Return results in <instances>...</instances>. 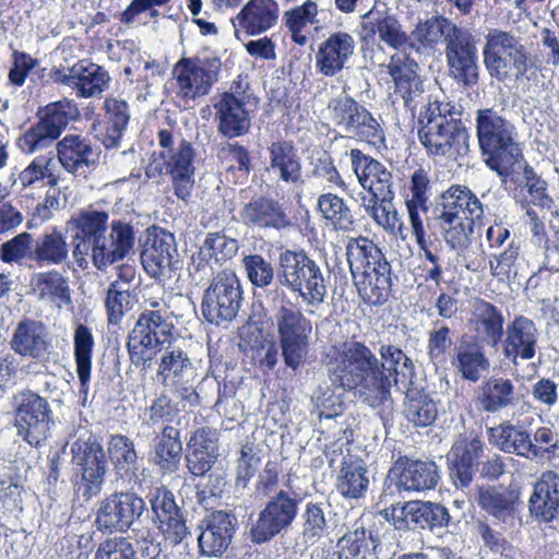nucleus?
<instances>
[{
  "label": "nucleus",
  "mask_w": 559,
  "mask_h": 559,
  "mask_svg": "<svg viewBox=\"0 0 559 559\" xmlns=\"http://www.w3.org/2000/svg\"><path fill=\"white\" fill-rule=\"evenodd\" d=\"M354 37L343 31L331 34L323 40L316 53V68L325 76H334L342 71L354 55Z\"/></svg>",
  "instance_id": "473e14b6"
},
{
  "label": "nucleus",
  "mask_w": 559,
  "mask_h": 559,
  "mask_svg": "<svg viewBox=\"0 0 559 559\" xmlns=\"http://www.w3.org/2000/svg\"><path fill=\"white\" fill-rule=\"evenodd\" d=\"M531 515L538 522L549 523L559 514V474L554 471L542 473L533 486L528 499Z\"/></svg>",
  "instance_id": "e433bc0d"
},
{
  "label": "nucleus",
  "mask_w": 559,
  "mask_h": 559,
  "mask_svg": "<svg viewBox=\"0 0 559 559\" xmlns=\"http://www.w3.org/2000/svg\"><path fill=\"white\" fill-rule=\"evenodd\" d=\"M347 260L354 284L365 302L383 305L391 292V265L382 251L367 238L347 247Z\"/></svg>",
  "instance_id": "20e7f679"
},
{
  "label": "nucleus",
  "mask_w": 559,
  "mask_h": 559,
  "mask_svg": "<svg viewBox=\"0 0 559 559\" xmlns=\"http://www.w3.org/2000/svg\"><path fill=\"white\" fill-rule=\"evenodd\" d=\"M365 39H373L376 35L379 39L394 49L409 46V35L402 31V25L394 15L379 14L362 24Z\"/></svg>",
  "instance_id": "09e8293b"
},
{
  "label": "nucleus",
  "mask_w": 559,
  "mask_h": 559,
  "mask_svg": "<svg viewBox=\"0 0 559 559\" xmlns=\"http://www.w3.org/2000/svg\"><path fill=\"white\" fill-rule=\"evenodd\" d=\"M328 117L346 136L366 142L380 148L385 146L384 131L373 115L348 95L331 98L328 103Z\"/></svg>",
  "instance_id": "9b49d317"
},
{
  "label": "nucleus",
  "mask_w": 559,
  "mask_h": 559,
  "mask_svg": "<svg viewBox=\"0 0 559 559\" xmlns=\"http://www.w3.org/2000/svg\"><path fill=\"white\" fill-rule=\"evenodd\" d=\"M435 218L449 222L457 219H480L484 205L476 194L466 186L452 185L440 194L433 209Z\"/></svg>",
  "instance_id": "393cba45"
},
{
  "label": "nucleus",
  "mask_w": 559,
  "mask_h": 559,
  "mask_svg": "<svg viewBox=\"0 0 559 559\" xmlns=\"http://www.w3.org/2000/svg\"><path fill=\"white\" fill-rule=\"evenodd\" d=\"M239 219L252 230H283L293 225L284 205L266 195H255L243 203L239 210Z\"/></svg>",
  "instance_id": "4be33fe9"
},
{
  "label": "nucleus",
  "mask_w": 559,
  "mask_h": 559,
  "mask_svg": "<svg viewBox=\"0 0 559 559\" xmlns=\"http://www.w3.org/2000/svg\"><path fill=\"white\" fill-rule=\"evenodd\" d=\"M429 117H419L418 138L429 156L459 160L469 151V134L461 120V114L437 108Z\"/></svg>",
  "instance_id": "6e6552de"
},
{
  "label": "nucleus",
  "mask_w": 559,
  "mask_h": 559,
  "mask_svg": "<svg viewBox=\"0 0 559 559\" xmlns=\"http://www.w3.org/2000/svg\"><path fill=\"white\" fill-rule=\"evenodd\" d=\"M298 513V500L286 491L280 490L260 511L257 521L250 528V537L254 544H263L286 531Z\"/></svg>",
  "instance_id": "a211bd4d"
},
{
  "label": "nucleus",
  "mask_w": 559,
  "mask_h": 559,
  "mask_svg": "<svg viewBox=\"0 0 559 559\" xmlns=\"http://www.w3.org/2000/svg\"><path fill=\"white\" fill-rule=\"evenodd\" d=\"M364 462L354 456L344 457L338 476L337 489L342 496L357 499L365 495L369 486Z\"/></svg>",
  "instance_id": "3c124183"
},
{
  "label": "nucleus",
  "mask_w": 559,
  "mask_h": 559,
  "mask_svg": "<svg viewBox=\"0 0 559 559\" xmlns=\"http://www.w3.org/2000/svg\"><path fill=\"white\" fill-rule=\"evenodd\" d=\"M144 305L129 333L127 349L131 362L146 370L157 352L171 344L175 324L173 312L164 300L148 298Z\"/></svg>",
  "instance_id": "7ed1b4c3"
},
{
  "label": "nucleus",
  "mask_w": 559,
  "mask_h": 559,
  "mask_svg": "<svg viewBox=\"0 0 559 559\" xmlns=\"http://www.w3.org/2000/svg\"><path fill=\"white\" fill-rule=\"evenodd\" d=\"M248 96L233 92L217 93L211 99L217 132L227 140L248 134L252 124V110Z\"/></svg>",
  "instance_id": "f3484780"
},
{
  "label": "nucleus",
  "mask_w": 559,
  "mask_h": 559,
  "mask_svg": "<svg viewBox=\"0 0 559 559\" xmlns=\"http://www.w3.org/2000/svg\"><path fill=\"white\" fill-rule=\"evenodd\" d=\"M280 16V5L275 0H249L231 20L236 34L260 35L273 28Z\"/></svg>",
  "instance_id": "c9c22d12"
},
{
  "label": "nucleus",
  "mask_w": 559,
  "mask_h": 559,
  "mask_svg": "<svg viewBox=\"0 0 559 559\" xmlns=\"http://www.w3.org/2000/svg\"><path fill=\"white\" fill-rule=\"evenodd\" d=\"M53 424L48 401L39 394L24 390L14 395L13 427L16 436L31 447H40Z\"/></svg>",
  "instance_id": "ddd939ff"
},
{
  "label": "nucleus",
  "mask_w": 559,
  "mask_h": 559,
  "mask_svg": "<svg viewBox=\"0 0 559 559\" xmlns=\"http://www.w3.org/2000/svg\"><path fill=\"white\" fill-rule=\"evenodd\" d=\"M445 58L449 75L464 87H473L478 83L479 67L475 38L468 29H464L452 43L445 46Z\"/></svg>",
  "instance_id": "aec40b11"
},
{
  "label": "nucleus",
  "mask_w": 559,
  "mask_h": 559,
  "mask_svg": "<svg viewBox=\"0 0 559 559\" xmlns=\"http://www.w3.org/2000/svg\"><path fill=\"white\" fill-rule=\"evenodd\" d=\"M399 492H425L435 489L440 474L437 464L430 460L400 459L390 471Z\"/></svg>",
  "instance_id": "b1692460"
},
{
  "label": "nucleus",
  "mask_w": 559,
  "mask_h": 559,
  "mask_svg": "<svg viewBox=\"0 0 559 559\" xmlns=\"http://www.w3.org/2000/svg\"><path fill=\"white\" fill-rule=\"evenodd\" d=\"M465 28L444 15H432L419 21L409 35V47L417 52H431L439 44L452 43Z\"/></svg>",
  "instance_id": "cd10ccee"
},
{
  "label": "nucleus",
  "mask_w": 559,
  "mask_h": 559,
  "mask_svg": "<svg viewBox=\"0 0 559 559\" xmlns=\"http://www.w3.org/2000/svg\"><path fill=\"white\" fill-rule=\"evenodd\" d=\"M144 500L133 491H116L103 498L95 524L99 531L126 532L144 512Z\"/></svg>",
  "instance_id": "dca6fc26"
},
{
  "label": "nucleus",
  "mask_w": 559,
  "mask_h": 559,
  "mask_svg": "<svg viewBox=\"0 0 559 559\" xmlns=\"http://www.w3.org/2000/svg\"><path fill=\"white\" fill-rule=\"evenodd\" d=\"M488 435L490 442L504 453L530 460L531 435L523 426L504 421L489 428Z\"/></svg>",
  "instance_id": "c03bdc74"
},
{
  "label": "nucleus",
  "mask_w": 559,
  "mask_h": 559,
  "mask_svg": "<svg viewBox=\"0 0 559 559\" xmlns=\"http://www.w3.org/2000/svg\"><path fill=\"white\" fill-rule=\"evenodd\" d=\"M31 286L38 300L61 309L71 304V289L68 278L58 271L36 273L31 278Z\"/></svg>",
  "instance_id": "a19ab883"
},
{
  "label": "nucleus",
  "mask_w": 559,
  "mask_h": 559,
  "mask_svg": "<svg viewBox=\"0 0 559 559\" xmlns=\"http://www.w3.org/2000/svg\"><path fill=\"white\" fill-rule=\"evenodd\" d=\"M478 504L495 520L497 526L507 530L514 525L521 500L514 490L490 486L479 489Z\"/></svg>",
  "instance_id": "2f4dec72"
},
{
  "label": "nucleus",
  "mask_w": 559,
  "mask_h": 559,
  "mask_svg": "<svg viewBox=\"0 0 559 559\" xmlns=\"http://www.w3.org/2000/svg\"><path fill=\"white\" fill-rule=\"evenodd\" d=\"M485 40L484 63L492 78L503 82L512 75L520 79L526 74L530 53L521 37L512 32L492 28Z\"/></svg>",
  "instance_id": "9d476101"
},
{
  "label": "nucleus",
  "mask_w": 559,
  "mask_h": 559,
  "mask_svg": "<svg viewBox=\"0 0 559 559\" xmlns=\"http://www.w3.org/2000/svg\"><path fill=\"white\" fill-rule=\"evenodd\" d=\"M157 353L160 354L157 376L162 378L164 386L187 378H197V369L182 348L170 344Z\"/></svg>",
  "instance_id": "79ce46f5"
},
{
  "label": "nucleus",
  "mask_w": 559,
  "mask_h": 559,
  "mask_svg": "<svg viewBox=\"0 0 559 559\" xmlns=\"http://www.w3.org/2000/svg\"><path fill=\"white\" fill-rule=\"evenodd\" d=\"M237 251L238 242L236 239L229 238L221 233H210L200 247L199 258L205 262L212 259H214L215 262H221L231 259Z\"/></svg>",
  "instance_id": "e2e57ef3"
},
{
  "label": "nucleus",
  "mask_w": 559,
  "mask_h": 559,
  "mask_svg": "<svg viewBox=\"0 0 559 559\" xmlns=\"http://www.w3.org/2000/svg\"><path fill=\"white\" fill-rule=\"evenodd\" d=\"M157 141L160 147L158 158L146 166V176L155 178L160 174L168 175L175 195L189 203L195 185V153L192 144L180 135L176 138L168 129L157 132Z\"/></svg>",
  "instance_id": "39448f33"
},
{
  "label": "nucleus",
  "mask_w": 559,
  "mask_h": 559,
  "mask_svg": "<svg viewBox=\"0 0 559 559\" xmlns=\"http://www.w3.org/2000/svg\"><path fill=\"white\" fill-rule=\"evenodd\" d=\"M243 302L240 280L230 270L217 273L204 289L201 310L207 322L219 325L236 319Z\"/></svg>",
  "instance_id": "f8f14e48"
},
{
  "label": "nucleus",
  "mask_w": 559,
  "mask_h": 559,
  "mask_svg": "<svg viewBox=\"0 0 559 559\" xmlns=\"http://www.w3.org/2000/svg\"><path fill=\"white\" fill-rule=\"evenodd\" d=\"M349 157L359 185L370 192L371 198L393 192L392 173L382 163L358 148L350 150Z\"/></svg>",
  "instance_id": "c756f323"
},
{
  "label": "nucleus",
  "mask_w": 559,
  "mask_h": 559,
  "mask_svg": "<svg viewBox=\"0 0 559 559\" xmlns=\"http://www.w3.org/2000/svg\"><path fill=\"white\" fill-rule=\"evenodd\" d=\"M388 69L395 84V96L401 97L405 108L415 116L417 108L429 104L424 82L417 73L418 63L406 55L395 53L391 57Z\"/></svg>",
  "instance_id": "6ab92c4d"
},
{
  "label": "nucleus",
  "mask_w": 559,
  "mask_h": 559,
  "mask_svg": "<svg viewBox=\"0 0 559 559\" xmlns=\"http://www.w3.org/2000/svg\"><path fill=\"white\" fill-rule=\"evenodd\" d=\"M222 62L217 57L182 58L174 67L178 95L183 99H195L210 93L218 81Z\"/></svg>",
  "instance_id": "4468645a"
},
{
  "label": "nucleus",
  "mask_w": 559,
  "mask_h": 559,
  "mask_svg": "<svg viewBox=\"0 0 559 559\" xmlns=\"http://www.w3.org/2000/svg\"><path fill=\"white\" fill-rule=\"evenodd\" d=\"M109 459L117 473L138 471V453L134 442L123 435H112L107 442Z\"/></svg>",
  "instance_id": "13d9d810"
},
{
  "label": "nucleus",
  "mask_w": 559,
  "mask_h": 559,
  "mask_svg": "<svg viewBox=\"0 0 559 559\" xmlns=\"http://www.w3.org/2000/svg\"><path fill=\"white\" fill-rule=\"evenodd\" d=\"M79 116L76 104L63 99L46 106L45 114L39 119L59 138L66 127Z\"/></svg>",
  "instance_id": "0e129e2a"
},
{
  "label": "nucleus",
  "mask_w": 559,
  "mask_h": 559,
  "mask_svg": "<svg viewBox=\"0 0 559 559\" xmlns=\"http://www.w3.org/2000/svg\"><path fill=\"white\" fill-rule=\"evenodd\" d=\"M151 509L154 520L159 523V530L165 538L173 545L180 544L188 535L182 510L175 501V495L165 486L153 488L150 491Z\"/></svg>",
  "instance_id": "412c9836"
},
{
  "label": "nucleus",
  "mask_w": 559,
  "mask_h": 559,
  "mask_svg": "<svg viewBox=\"0 0 559 559\" xmlns=\"http://www.w3.org/2000/svg\"><path fill=\"white\" fill-rule=\"evenodd\" d=\"M153 461L163 473H174L181 460L182 443L180 432L166 425L153 441Z\"/></svg>",
  "instance_id": "37998d69"
},
{
  "label": "nucleus",
  "mask_w": 559,
  "mask_h": 559,
  "mask_svg": "<svg viewBox=\"0 0 559 559\" xmlns=\"http://www.w3.org/2000/svg\"><path fill=\"white\" fill-rule=\"evenodd\" d=\"M476 134L487 166L500 176H508L522 158V151L513 138L512 123L491 108L479 109Z\"/></svg>",
  "instance_id": "0eeeda50"
},
{
  "label": "nucleus",
  "mask_w": 559,
  "mask_h": 559,
  "mask_svg": "<svg viewBox=\"0 0 559 559\" xmlns=\"http://www.w3.org/2000/svg\"><path fill=\"white\" fill-rule=\"evenodd\" d=\"M453 344V331L440 321L433 322L427 340L429 359L433 364L444 362Z\"/></svg>",
  "instance_id": "338daca9"
},
{
  "label": "nucleus",
  "mask_w": 559,
  "mask_h": 559,
  "mask_svg": "<svg viewBox=\"0 0 559 559\" xmlns=\"http://www.w3.org/2000/svg\"><path fill=\"white\" fill-rule=\"evenodd\" d=\"M79 116L76 104L63 99L46 106L45 114L39 119L59 138L66 127Z\"/></svg>",
  "instance_id": "69168bd1"
},
{
  "label": "nucleus",
  "mask_w": 559,
  "mask_h": 559,
  "mask_svg": "<svg viewBox=\"0 0 559 559\" xmlns=\"http://www.w3.org/2000/svg\"><path fill=\"white\" fill-rule=\"evenodd\" d=\"M10 344L15 354L39 362L48 361L53 354L52 337L47 325L39 320L20 321Z\"/></svg>",
  "instance_id": "5701e85b"
},
{
  "label": "nucleus",
  "mask_w": 559,
  "mask_h": 559,
  "mask_svg": "<svg viewBox=\"0 0 559 559\" xmlns=\"http://www.w3.org/2000/svg\"><path fill=\"white\" fill-rule=\"evenodd\" d=\"M503 323L501 310L488 301L478 299L473 304L469 318L475 334L467 337L495 348L503 335Z\"/></svg>",
  "instance_id": "58836bf2"
},
{
  "label": "nucleus",
  "mask_w": 559,
  "mask_h": 559,
  "mask_svg": "<svg viewBox=\"0 0 559 559\" xmlns=\"http://www.w3.org/2000/svg\"><path fill=\"white\" fill-rule=\"evenodd\" d=\"M175 235L164 228L147 229L141 252V263L146 274L155 280H170L179 269Z\"/></svg>",
  "instance_id": "2eb2a0df"
},
{
  "label": "nucleus",
  "mask_w": 559,
  "mask_h": 559,
  "mask_svg": "<svg viewBox=\"0 0 559 559\" xmlns=\"http://www.w3.org/2000/svg\"><path fill=\"white\" fill-rule=\"evenodd\" d=\"M475 401L481 411L495 414L514 407L520 394L511 379L491 376L478 386Z\"/></svg>",
  "instance_id": "4c0bfd02"
},
{
  "label": "nucleus",
  "mask_w": 559,
  "mask_h": 559,
  "mask_svg": "<svg viewBox=\"0 0 559 559\" xmlns=\"http://www.w3.org/2000/svg\"><path fill=\"white\" fill-rule=\"evenodd\" d=\"M318 209L336 230L354 229L355 219L344 200L336 194L325 193L318 199Z\"/></svg>",
  "instance_id": "4d7b16f0"
},
{
  "label": "nucleus",
  "mask_w": 559,
  "mask_h": 559,
  "mask_svg": "<svg viewBox=\"0 0 559 559\" xmlns=\"http://www.w3.org/2000/svg\"><path fill=\"white\" fill-rule=\"evenodd\" d=\"M378 543V537L372 532L367 535L364 525L357 522L354 530L346 533L337 542L340 559H359L370 550V547L376 551Z\"/></svg>",
  "instance_id": "6e6d98bb"
},
{
  "label": "nucleus",
  "mask_w": 559,
  "mask_h": 559,
  "mask_svg": "<svg viewBox=\"0 0 559 559\" xmlns=\"http://www.w3.org/2000/svg\"><path fill=\"white\" fill-rule=\"evenodd\" d=\"M55 164L53 152L36 156L31 164L19 175L17 181L23 188H31L34 185L47 179L48 187L58 186L59 176L52 171Z\"/></svg>",
  "instance_id": "bf43d9fd"
},
{
  "label": "nucleus",
  "mask_w": 559,
  "mask_h": 559,
  "mask_svg": "<svg viewBox=\"0 0 559 559\" xmlns=\"http://www.w3.org/2000/svg\"><path fill=\"white\" fill-rule=\"evenodd\" d=\"M58 136L39 119L31 126L16 141L25 154H34L51 147Z\"/></svg>",
  "instance_id": "774afa93"
},
{
  "label": "nucleus",
  "mask_w": 559,
  "mask_h": 559,
  "mask_svg": "<svg viewBox=\"0 0 559 559\" xmlns=\"http://www.w3.org/2000/svg\"><path fill=\"white\" fill-rule=\"evenodd\" d=\"M108 219L105 211L85 209L69 221L74 229L72 254L79 266H86L91 257L93 265L102 271L133 250L134 226L122 219H112L108 225Z\"/></svg>",
  "instance_id": "f03ea898"
},
{
  "label": "nucleus",
  "mask_w": 559,
  "mask_h": 559,
  "mask_svg": "<svg viewBox=\"0 0 559 559\" xmlns=\"http://www.w3.org/2000/svg\"><path fill=\"white\" fill-rule=\"evenodd\" d=\"M426 501L414 500L404 503H392L380 511V514L399 531L426 530Z\"/></svg>",
  "instance_id": "de8ad7c7"
},
{
  "label": "nucleus",
  "mask_w": 559,
  "mask_h": 559,
  "mask_svg": "<svg viewBox=\"0 0 559 559\" xmlns=\"http://www.w3.org/2000/svg\"><path fill=\"white\" fill-rule=\"evenodd\" d=\"M538 330L533 320L518 316L507 325L503 355L513 366L519 360H531L537 352Z\"/></svg>",
  "instance_id": "c85d7f7f"
},
{
  "label": "nucleus",
  "mask_w": 559,
  "mask_h": 559,
  "mask_svg": "<svg viewBox=\"0 0 559 559\" xmlns=\"http://www.w3.org/2000/svg\"><path fill=\"white\" fill-rule=\"evenodd\" d=\"M105 107L107 126L102 136V143L107 150H110L120 145V141L130 120V114L128 104L116 98L106 99Z\"/></svg>",
  "instance_id": "603ef678"
},
{
  "label": "nucleus",
  "mask_w": 559,
  "mask_h": 559,
  "mask_svg": "<svg viewBox=\"0 0 559 559\" xmlns=\"http://www.w3.org/2000/svg\"><path fill=\"white\" fill-rule=\"evenodd\" d=\"M451 366L462 379L476 383L490 368L485 345L463 335L453 348Z\"/></svg>",
  "instance_id": "72a5a7b5"
},
{
  "label": "nucleus",
  "mask_w": 559,
  "mask_h": 559,
  "mask_svg": "<svg viewBox=\"0 0 559 559\" xmlns=\"http://www.w3.org/2000/svg\"><path fill=\"white\" fill-rule=\"evenodd\" d=\"M394 191L389 195H380L379 198H370L367 202L364 198V206L368 215L385 230L394 231L400 228L402 223L399 213L393 204Z\"/></svg>",
  "instance_id": "680f3d73"
},
{
  "label": "nucleus",
  "mask_w": 559,
  "mask_h": 559,
  "mask_svg": "<svg viewBox=\"0 0 559 559\" xmlns=\"http://www.w3.org/2000/svg\"><path fill=\"white\" fill-rule=\"evenodd\" d=\"M266 299L271 304L284 361L287 367L297 370L307 355L311 322L290 301L284 289L275 287L269 290Z\"/></svg>",
  "instance_id": "423d86ee"
},
{
  "label": "nucleus",
  "mask_w": 559,
  "mask_h": 559,
  "mask_svg": "<svg viewBox=\"0 0 559 559\" xmlns=\"http://www.w3.org/2000/svg\"><path fill=\"white\" fill-rule=\"evenodd\" d=\"M72 461L80 471L106 474L107 457L103 444L92 435L79 438L71 447Z\"/></svg>",
  "instance_id": "8fccbe9b"
},
{
  "label": "nucleus",
  "mask_w": 559,
  "mask_h": 559,
  "mask_svg": "<svg viewBox=\"0 0 559 559\" xmlns=\"http://www.w3.org/2000/svg\"><path fill=\"white\" fill-rule=\"evenodd\" d=\"M34 243V261L39 265H58L68 259L69 245L59 230L43 234Z\"/></svg>",
  "instance_id": "5fc2aeb1"
},
{
  "label": "nucleus",
  "mask_w": 559,
  "mask_h": 559,
  "mask_svg": "<svg viewBox=\"0 0 559 559\" xmlns=\"http://www.w3.org/2000/svg\"><path fill=\"white\" fill-rule=\"evenodd\" d=\"M331 506L326 502H308L301 514L302 538L306 543L314 544L333 531L335 526Z\"/></svg>",
  "instance_id": "49530a36"
},
{
  "label": "nucleus",
  "mask_w": 559,
  "mask_h": 559,
  "mask_svg": "<svg viewBox=\"0 0 559 559\" xmlns=\"http://www.w3.org/2000/svg\"><path fill=\"white\" fill-rule=\"evenodd\" d=\"M269 166L266 171L285 183L302 182L301 162L297 148L290 141H275L267 147Z\"/></svg>",
  "instance_id": "ea45409f"
},
{
  "label": "nucleus",
  "mask_w": 559,
  "mask_h": 559,
  "mask_svg": "<svg viewBox=\"0 0 559 559\" xmlns=\"http://www.w3.org/2000/svg\"><path fill=\"white\" fill-rule=\"evenodd\" d=\"M95 346L94 336L90 328L79 323L73 333V355L76 366V373L80 381V394H88L92 355Z\"/></svg>",
  "instance_id": "a18cd8bd"
},
{
  "label": "nucleus",
  "mask_w": 559,
  "mask_h": 559,
  "mask_svg": "<svg viewBox=\"0 0 559 559\" xmlns=\"http://www.w3.org/2000/svg\"><path fill=\"white\" fill-rule=\"evenodd\" d=\"M277 280L309 307H319L325 300L328 285L323 271L305 250L286 249L280 253Z\"/></svg>",
  "instance_id": "1a4fd4ad"
},
{
  "label": "nucleus",
  "mask_w": 559,
  "mask_h": 559,
  "mask_svg": "<svg viewBox=\"0 0 559 559\" xmlns=\"http://www.w3.org/2000/svg\"><path fill=\"white\" fill-rule=\"evenodd\" d=\"M404 415L415 427L432 425L439 413L438 402L427 393L405 390Z\"/></svg>",
  "instance_id": "864d4df0"
},
{
  "label": "nucleus",
  "mask_w": 559,
  "mask_h": 559,
  "mask_svg": "<svg viewBox=\"0 0 559 559\" xmlns=\"http://www.w3.org/2000/svg\"><path fill=\"white\" fill-rule=\"evenodd\" d=\"M204 522L205 527L198 537L201 554L209 557L222 556L235 533L236 518L226 511H215Z\"/></svg>",
  "instance_id": "f704fd0d"
},
{
  "label": "nucleus",
  "mask_w": 559,
  "mask_h": 559,
  "mask_svg": "<svg viewBox=\"0 0 559 559\" xmlns=\"http://www.w3.org/2000/svg\"><path fill=\"white\" fill-rule=\"evenodd\" d=\"M52 79L75 88L78 95L85 98L100 96L107 90L110 80L104 68L84 60L73 64L68 72L56 70Z\"/></svg>",
  "instance_id": "a878e982"
},
{
  "label": "nucleus",
  "mask_w": 559,
  "mask_h": 559,
  "mask_svg": "<svg viewBox=\"0 0 559 559\" xmlns=\"http://www.w3.org/2000/svg\"><path fill=\"white\" fill-rule=\"evenodd\" d=\"M56 155L64 171L85 177L97 165L99 152L91 139L80 134H67L57 142Z\"/></svg>",
  "instance_id": "bb28decb"
},
{
  "label": "nucleus",
  "mask_w": 559,
  "mask_h": 559,
  "mask_svg": "<svg viewBox=\"0 0 559 559\" xmlns=\"http://www.w3.org/2000/svg\"><path fill=\"white\" fill-rule=\"evenodd\" d=\"M186 465L195 477L205 476L219 456L218 432L211 427L198 428L187 444Z\"/></svg>",
  "instance_id": "7c9ffc66"
},
{
  "label": "nucleus",
  "mask_w": 559,
  "mask_h": 559,
  "mask_svg": "<svg viewBox=\"0 0 559 559\" xmlns=\"http://www.w3.org/2000/svg\"><path fill=\"white\" fill-rule=\"evenodd\" d=\"M378 358L364 343L345 342L326 364L328 377L337 389L357 391L386 426L393 419L391 389L407 390L414 376L413 360L397 346L381 344Z\"/></svg>",
  "instance_id": "f257e3e1"
},
{
  "label": "nucleus",
  "mask_w": 559,
  "mask_h": 559,
  "mask_svg": "<svg viewBox=\"0 0 559 559\" xmlns=\"http://www.w3.org/2000/svg\"><path fill=\"white\" fill-rule=\"evenodd\" d=\"M441 228L445 243L457 254H463L472 243L474 224L477 219H457L449 222L436 218Z\"/></svg>",
  "instance_id": "052dcab7"
}]
</instances>
